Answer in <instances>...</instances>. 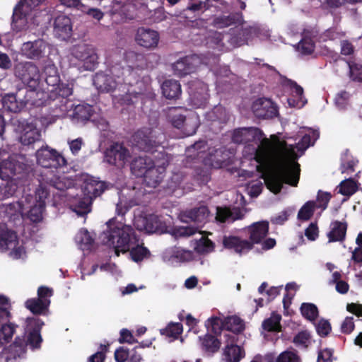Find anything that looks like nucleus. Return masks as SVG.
I'll return each mask as SVG.
<instances>
[{"mask_svg":"<svg viewBox=\"0 0 362 362\" xmlns=\"http://www.w3.org/2000/svg\"><path fill=\"white\" fill-rule=\"evenodd\" d=\"M206 118L211 122L209 126L211 129H221L223 125L229 120L226 110L222 106H216L206 115Z\"/></svg>","mask_w":362,"mask_h":362,"instance_id":"obj_20","label":"nucleus"},{"mask_svg":"<svg viewBox=\"0 0 362 362\" xmlns=\"http://www.w3.org/2000/svg\"><path fill=\"white\" fill-rule=\"evenodd\" d=\"M135 10L134 6L133 5H124L121 7L119 14L122 16L121 21L122 22H127L135 18L134 11Z\"/></svg>","mask_w":362,"mask_h":362,"instance_id":"obj_64","label":"nucleus"},{"mask_svg":"<svg viewBox=\"0 0 362 362\" xmlns=\"http://www.w3.org/2000/svg\"><path fill=\"white\" fill-rule=\"evenodd\" d=\"M298 49L303 54H310L314 52L315 43L310 38H303L298 44Z\"/></svg>","mask_w":362,"mask_h":362,"instance_id":"obj_62","label":"nucleus"},{"mask_svg":"<svg viewBox=\"0 0 362 362\" xmlns=\"http://www.w3.org/2000/svg\"><path fill=\"white\" fill-rule=\"evenodd\" d=\"M244 214L239 208L217 207L216 219L220 223L233 222L242 219Z\"/></svg>","mask_w":362,"mask_h":362,"instance_id":"obj_27","label":"nucleus"},{"mask_svg":"<svg viewBox=\"0 0 362 362\" xmlns=\"http://www.w3.org/2000/svg\"><path fill=\"white\" fill-rule=\"evenodd\" d=\"M10 123L13 127L14 131L20 134L23 132L26 128H29V125L31 124L20 115L13 116L10 119Z\"/></svg>","mask_w":362,"mask_h":362,"instance_id":"obj_56","label":"nucleus"},{"mask_svg":"<svg viewBox=\"0 0 362 362\" xmlns=\"http://www.w3.org/2000/svg\"><path fill=\"white\" fill-rule=\"evenodd\" d=\"M34 93L33 90L22 88L16 93L6 94L2 99L3 107L10 112H18L30 103Z\"/></svg>","mask_w":362,"mask_h":362,"instance_id":"obj_11","label":"nucleus"},{"mask_svg":"<svg viewBox=\"0 0 362 362\" xmlns=\"http://www.w3.org/2000/svg\"><path fill=\"white\" fill-rule=\"evenodd\" d=\"M180 110V107H173L169 109L168 113V117L172 125L177 129H180L184 125L186 117L178 111Z\"/></svg>","mask_w":362,"mask_h":362,"instance_id":"obj_43","label":"nucleus"},{"mask_svg":"<svg viewBox=\"0 0 362 362\" xmlns=\"http://www.w3.org/2000/svg\"><path fill=\"white\" fill-rule=\"evenodd\" d=\"M134 226L139 230L148 233L158 232L164 227L160 217L153 214L138 216L134 221Z\"/></svg>","mask_w":362,"mask_h":362,"instance_id":"obj_17","label":"nucleus"},{"mask_svg":"<svg viewBox=\"0 0 362 362\" xmlns=\"http://www.w3.org/2000/svg\"><path fill=\"white\" fill-rule=\"evenodd\" d=\"M209 215V209L206 206H201L191 209L187 212V217L192 221L201 223L205 221Z\"/></svg>","mask_w":362,"mask_h":362,"instance_id":"obj_42","label":"nucleus"},{"mask_svg":"<svg viewBox=\"0 0 362 362\" xmlns=\"http://www.w3.org/2000/svg\"><path fill=\"white\" fill-rule=\"evenodd\" d=\"M93 112V107L88 104H79L75 106L71 115L72 120L83 122L90 119Z\"/></svg>","mask_w":362,"mask_h":362,"instance_id":"obj_31","label":"nucleus"},{"mask_svg":"<svg viewBox=\"0 0 362 362\" xmlns=\"http://www.w3.org/2000/svg\"><path fill=\"white\" fill-rule=\"evenodd\" d=\"M201 64V59L197 54L181 57L172 64L173 74L178 77H184L196 71Z\"/></svg>","mask_w":362,"mask_h":362,"instance_id":"obj_14","label":"nucleus"},{"mask_svg":"<svg viewBox=\"0 0 362 362\" xmlns=\"http://www.w3.org/2000/svg\"><path fill=\"white\" fill-rule=\"evenodd\" d=\"M109 344H101L99 350L90 356L87 359V362H104L106 358V354L109 351Z\"/></svg>","mask_w":362,"mask_h":362,"instance_id":"obj_58","label":"nucleus"},{"mask_svg":"<svg viewBox=\"0 0 362 362\" xmlns=\"http://www.w3.org/2000/svg\"><path fill=\"white\" fill-rule=\"evenodd\" d=\"M310 336L306 331H302L298 332L293 339V342L298 346H303V348H308L310 343Z\"/></svg>","mask_w":362,"mask_h":362,"instance_id":"obj_63","label":"nucleus"},{"mask_svg":"<svg viewBox=\"0 0 362 362\" xmlns=\"http://www.w3.org/2000/svg\"><path fill=\"white\" fill-rule=\"evenodd\" d=\"M33 174L23 163L13 159L0 160V178L3 180L13 179L23 185H29L30 177Z\"/></svg>","mask_w":362,"mask_h":362,"instance_id":"obj_7","label":"nucleus"},{"mask_svg":"<svg viewBox=\"0 0 362 362\" xmlns=\"http://www.w3.org/2000/svg\"><path fill=\"white\" fill-rule=\"evenodd\" d=\"M115 218H112L107 223V229L103 233V243L112 247L116 255L119 256V252L125 253L137 244L139 238L131 226L122 223L115 226Z\"/></svg>","mask_w":362,"mask_h":362,"instance_id":"obj_3","label":"nucleus"},{"mask_svg":"<svg viewBox=\"0 0 362 362\" xmlns=\"http://www.w3.org/2000/svg\"><path fill=\"white\" fill-rule=\"evenodd\" d=\"M227 345L223 351V355L228 362H239L244 356V351L240 346L235 344L236 337L232 335H226Z\"/></svg>","mask_w":362,"mask_h":362,"instance_id":"obj_22","label":"nucleus"},{"mask_svg":"<svg viewBox=\"0 0 362 362\" xmlns=\"http://www.w3.org/2000/svg\"><path fill=\"white\" fill-rule=\"evenodd\" d=\"M295 147L284 141L279 144L276 154L274 171L264 179L267 188L274 194L279 193L283 184L296 187L300 179V165L296 161Z\"/></svg>","mask_w":362,"mask_h":362,"instance_id":"obj_1","label":"nucleus"},{"mask_svg":"<svg viewBox=\"0 0 362 362\" xmlns=\"http://www.w3.org/2000/svg\"><path fill=\"white\" fill-rule=\"evenodd\" d=\"M348 224L346 221H334L329 226L327 233L329 243L343 242L346 238Z\"/></svg>","mask_w":362,"mask_h":362,"instance_id":"obj_25","label":"nucleus"},{"mask_svg":"<svg viewBox=\"0 0 362 362\" xmlns=\"http://www.w3.org/2000/svg\"><path fill=\"white\" fill-rule=\"evenodd\" d=\"M281 315L276 312H272L271 316L265 319L262 324L264 330L269 332H279L281 331Z\"/></svg>","mask_w":362,"mask_h":362,"instance_id":"obj_35","label":"nucleus"},{"mask_svg":"<svg viewBox=\"0 0 362 362\" xmlns=\"http://www.w3.org/2000/svg\"><path fill=\"white\" fill-rule=\"evenodd\" d=\"M107 189V185L105 182L91 178L84 182L83 192V195L86 197H90L91 202H93L94 199L100 196Z\"/></svg>","mask_w":362,"mask_h":362,"instance_id":"obj_23","label":"nucleus"},{"mask_svg":"<svg viewBox=\"0 0 362 362\" xmlns=\"http://www.w3.org/2000/svg\"><path fill=\"white\" fill-rule=\"evenodd\" d=\"M263 136V132L258 127H242L233 130L232 141L245 145L246 151L254 154L258 163H263L268 158L270 146V141Z\"/></svg>","mask_w":362,"mask_h":362,"instance_id":"obj_2","label":"nucleus"},{"mask_svg":"<svg viewBox=\"0 0 362 362\" xmlns=\"http://www.w3.org/2000/svg\"><path fill=\"white\" fill-rule=\"evenodd\" d=\"M143 245V243L139 245L138 243L133 245L128 251L129 252L132 259L136 263L140 262L151 256L149 250Z\"/></svg>","mask_w":362,"mask_h":362,"instance_id":"obj_38","label":"nucleus"},{"mask_svg":"<svg viewBox=\"0 0 362 362\" xmlns=\"http://www.w3.org/2000/svg\"><path fill=\"white\" fill-rule=\"evenodd\" d=\"M223 327L225 329L235 334L241 333L245 329L243 320L236 315L226 317L223 320Z\"/></svg>","mask_w":362,"mask_h":362,"instance_id":"obj_36","label":"nucleus"},{"mask_svg":"<svg viewBox=\"0 0 362 362\" xmlns=\"http://www.w3.org/2000/svg\"><path fill=\"white\" fill-rule=\"evenodd\" d=\"M250 240H243L238 236L225 235L223 245L228 250H233L239 255L247 253L253 249L255 244L261 243L269 233V223L259 221L252 223L247 228Z\"/></svg>","mask_w":362,"mask_h":362,"instance_id":"obj_4","label":"nucleus"},{"mask_svg":"<svg viewBox=\"0 0 362 362\" xmlns=\"http://www.w3.org/2000/svg\"><path fill=\"white\" fill-rule=\"evenodd\" d=\"M163 137V133L160 129L144 127L134 132L132 140L134 146L139 150L153 152L160 146Z\"/></svg>","mask_w":362,"mask_h":362,"instance_id":"obj_6","label":"nucleus"},{"mask_svg":"<svg viewBox=\"0 0 362 362\" xmlns=\"http://www.w3.org/2000/svg\"><path fill=\"white\" fill-rule=\"evenodd\" d=\"M141 97V93L128 91L119 98V103L122 105H132L137 103Z\"/></svg>","mask_w":362,"mask_h":362,"instance_id":"obj_61","label":"nucleus"},{"mask_svg":"<svg viewBox=\"0 0 362 362\" xmlns=\"http://www.w3.org/2000/svg\"><path fill=\"white\" fill-rule=\"evenodd\" d=\"M137 43L146 48H154L159 40L158 32L150 29L139 28L136 36Z\"/></svg>","mask_w":362,"mask_h":362,"instance_id":"obj_21","label":"nucleus"},{"mask_svg":"<svg viewBox=\"0 0 362 362\" xmlns=\"http://www.w3.org/2000/svg\"><path fill=\"white\" fill-rule=\"evenodd\" d=\"M252 110L254 115L259 119H272L278 114L277 107L267 98H258L253 102Z\"/></svg>","mask_w":362,"mask_h":362,"instance_id":"obj_15","label":"nucleus"},{"mask_svg":"<svg viewBox=\"0 0 362 362\" xmlns=\"http://www.w3.org/2000/svg\"><path fill=\"white\" fill-rule=\"evenodd\" d=\"M37 164L45 168H58L67 165L64 156L56 149L48 146L42 147L36 152Z\"/></svg>","mask_w":362,"mask_h":362,"instance_id":"obj_10","label":"nucleus"},{"mask_svg":"<svg viewBox=\"0 0 362 362\" xmlns=\"http://www.w3.org/2000/svg\"><path fill=\"white\" fill-rule=\"evenodd\" d=\"M49 304V299L31 298L26 300L25 307L35 315H42L47 310Z\"/></svg>","mask_w":362,"mask_h":362,"instance_id":"obj_33","label":"nucleus"},{"mask_svg":"<svg viewBox=\"0 0 362 362\" xmlns=\"http://www.w3.org/2000/svg\"><path fill=\"white\" fill-rule=\"evenodd\" d=\"M73 93L72 86L68 83H60L54 88L49 90L47 98L38 105H49L52 110L54 117H59L64 115L67 111L68 98Z\"/></svg>","mask_w":362,"mask_h":362,"instance_id":"obj_5","label":"nucleus"},{"mask_svg":"<svg viewBox=\"0 0 362 362\" xmlns=\"http://www.w3.org/2000/svg\"><path fill=\"white\" fill-rule=\"evenodd\" d=\"M205 326L208 330H211V332L216 335L221 334L222 330L225 329V327H223V321L218 317H211L209 318L205 323Z\"/></svg>","mask_w":362,"mask_h":362,"instance_id":"obj_52","label":"nucleus"},{"mask_svg":"<svg viewBox=\"0 0 362 362\" xmlns=\"http://www.w3.org/2000/svg\"><path fill=\"white\" fill-rule=\"evenodd\" d=\"M142 177L146 185L149 187H156L163 177L162 173L154 165Z\"/></svg>","mask_w":362,"mask_h":362,"instance_id":"obj_37","label":"nucleus"},{"mask_svg":"<svg viewBox=\"0 0 362 362\" xmlns=\"http://www.w3.org/2000/svg\"><path fill=\"white\" fill-rule=\"evenodd\" d=\"M92 204L91 198L86 197L83 195V197L80 198L74 206V211L80 216H83L88 214L90 211V205Z\"/></svg>","mask_w":362,"mask_h":362,"instance_id":"obj_46","label":"nucleus"},{"mask_svg":"<svg viewBox=\"0 0 362 362\" xmlns=\"http://www.w3.org/2000/svg\"><path fill=\"white\" fill-rule=\"evenodd\" d=\"M28 346L25 334L23 336H17L14 341L10 344L7 348L8 353L11 354L12 356L16 358L25 352V348Z\"/></svg>","mask_w":362,"mask_h":362,"instance_id":"obj_39","label":"nucleus"},{"mask_svg":"<svg viewBox=\"0 0 362 362\" xmlns=\"http://www.w3.org/2000/svg\"><path fill=\"white\" fill-rule=\"evenodd\" d=\"M46 48L44 40L38 39L24 42L21 47V53L30 59H39L43 57Z\"/></svg>","mask_w":362,"mask_h":362,"instance_id":"obj_19","label":"nucleus"},{"mask_svg":"<svg viewBox=\"0 0 362 362\" xmlns=\"http://www.w3.org/2000/svg\"><path fill=\"white\" fill-rule=\"evenodd\" d=\"M18 244L16 232L8 230L4 225L0 224V250L6 251L15 247Z\"/></svg>","mask_w":362,"mask_h":362,"instance_id":"obj_28","label":"nucleus"},{"mask_svg":"<svg viewBox=\"0 0 362 362\" xmlns=\"http://www.w3.org/2000/svg\"><path fill=\"white\" fill-rule=\"evenodd\" d=\"M239 16L237 14L221 16L214 19V25L218 28H225L238 22Z\"/></svg>","mask_w":362,"mask_h":362,"instance_id":"obj_54","label":"nucleus"},{"mask_svg":"<svg viewBox=\"0 0 362 362\" xmlns=\"http://www.w3.org/2000/svg\"><path fill=\"white\" fill-rule=\"evenodd\" d=\"M315 202L313 201L307 202L299 210L298 218L300 221L309 220L314 214Z\"/></svg>","mask_w":362,"mask_h":362,"instance_id":"obj_51","label":"nucleus"},{"mask_svg":"<svg viewBox=\"0 0 362 362\" xmlns=\"http://www.w3.org/2000/svg\"><path fill=\"white\" fill-rule=\"evenodd\" d=\"M276 362H301V358L295 349L286 350L279 355Z\"/></svg>","mask_w":362,"mask_h":362,"instance_id":"obj_55","label":"nucleus"},{"mask_svg":"<svg viewBox=\"0 0 362 362\" xmlns=\"http://www.w3.org/2000/svg\"><path fill=\"white\" fill-rule=\"evenodd\" d=\"M300 310L301 315L310 321H314L318 317L317 307L313 303H303L301 304Z\"/></svg>","mask_w":362,"mask_h":362,"instance_id":"obj_45","label":"nucleus"},{"mask_svg":"<svg viewBox=\"0 0 362 362\" xmlns=\"http://www.w3.org/2000/svg\"><path fill=\"white\" fill-rule=\"evenodd\" d=\"M76 241L83 250H90L94 243V240L87 229L82 228L76 236Z\"/></svg>","mask_w":362,"mask_h":362,"instance_id":"obj_41","label":"nucleus"},{"mask_svg":"<svg viewBox=\"0 0 362 362\" xmlns=\"http://www.w3.org/2000/svg\"><path fill=\"white\" fill-rule=\"evenodd\" d=\"M207 144L205 141H198L194 144L187 148V153L188 156L192 159L197 158H202V154L206 151Z\"/></svg>","mask_w":362,"mask_h":362,"instance_id":"obj_44","label":"nucleus"},{"mask_svg":"<svg viewBox=\"0 0 362 362\" xmlns=\"http://www.w3.org/2000/svg\"><path fill=\"white\" fill-rule=\"evenodd\" d=\"M18 185H23L18 180H14L13 179L7 180L5 185L1 189L3 198L6 199L13 196L17 191Z\"/></svg>","mask_w":362,"mask_h":362,"instance_id":"obj_53","label":"nucleus"},{"mask_svg":"<svg viewBox=\"0 0 362 362\" xmlns=\"http://www.w3.org/2000/svg\"><path fill=\"white\" fill-rule=\"evenodd\" d=\"M358 163V160L354 158H347L343 160L340 165V171L342 174H351L355 171V167Z\"/></svg>","mask_w":362,"mask_h":362,"instance_id":"obj_59","label":"nucleus"},{"mask_svg":"<svg viewBox=\"0 0 362 362\" xmlns=\"http://www.w3.org/2000/svg\"><path fill=\"white\" fill-rule=\"evenodd\" d=\"M214 243L208 238H202L197 242L194 250L197 253L204 255L214 250Z\"/></svg>","mask_w":362,"mask_h":362,"instance_id":"obj_48","label":"nucleus"},{"mask_svg":"<svg viewBox=\"0 0 362 362\" xmlns=\"http://www.w3.org/2000/svg\"><path fill=\"white\" fill-rule=\"evenodd\" d=\"M153 160L148 156L135 158L131 163V170L136 177H142L148 169L153 167Z\"/></svg>","mask_w":362,"mask_h":362,"instance_id":"obj_29","label":"nucleus"},{"mask_svg":"<svg viewBox=\"0 0 362 362\" xmlns=\"http://www.w3.org/2000/svg\"><path fill=\"white\" fill-rule=\"evenodd\" d=\"M208 8L207 4L200 0H190L184 11L199 13Z\"/></svg>","mask_w":362,"mask_h":362,"instance_id":"obj_60","label":"nucleus"},{"mask_svg":"<svg viewBox=\"0 0 362 362\" xmlns=\"http://www.w3.org/2000/svg\"><path fill=\"white\" fill-rule=\"evenodd\" d=\"M182 332V325L180 322L170 323L167 327L161 330L162 334H165L167 337L177 338Z\"/></svg>","mask_w":362,"mask_h":362,"instance_id":"obj_57","label":"nucleus"},{"mask_svg":"<svg viewBox=\"0 0 362 362\" xmlns=\"http://www.w3.org/2000/svg\"><path fill=\"white\" fill-rule=\"evenodd\" d=\"M74 57L83 63L87 71H93L98 64V55L92 45L78 44L74 46L71 50Z\"/></svg>","mask_w":362,"mask_h":362,"instance_id":"obj_12","label":"nucleus"},{"mask_svg":"<svg viewBox=\"0 0 362 362\" xmlns=\"http://www.w3.org/2000/svg\"><path fill=\"white\" fill-rule=\"evenodd\" d=\"M54 30L56 35L62 40L69 37L72 31L71 18L64 14L59 15L55 18Z\"/></svg>","mask_w":362,"mask_h":362,"instance_id":"obj_24","label":"nucleus"},{"mask_svg":"<svg viewBox=\"0 0 362 362\" xmlns=\"http://www.w3.org/2000/svg\"><path fill=\"white\" fill-rule=\"evenodd\" d=\"M199 338L201 341L202 349L205 352L214 354L220 349L221 342L216 337L207 333Z\"/></svg>","mask_w":362,"mask_h":362,"instance_id":"obj_32","label":"nucleus"},{"mask_svg":"<svg viewBox=\"0 0 362 362\" xmlns=\"http://www.w3.org/2000/svg\"><path fill=\"white\" fill-rule=\"evenodd\" d=\"M45 74H53L52 76H45V80L46 83L52 87V88L57 87L60 83V78L58 74L57 69L54 66H47L45 68Z\"/></svg>","mask_w":362,"mask_h":362,"instance_id":"obj_50","label":"nucleus"},{"mask_svg":"<svg viewBox=\"0 0 362 362\" xmlns=\"http://www.w3.org/2000/svg\"><path fill=\"white\" fill-rule=\"evenodd\" d=\"M129 157L128 148L122 143L114 142L105 151V161L111 165L122 168Z\"/></svg>","mask_w":362,"mask_h":362,"instance_id":"obj_13","label":"nucleus"},{"mask_svg":"<svg viewBox=\"0 0 362 362\" xmlns=\"http://www.w3.org/2000/svg\"><path fill=\"white\" fill-rule=\"evenodd\" d=\"M162 93L168 99H177L182 93L181 85L174 79L165 80L161 86Z\"/></svg>","mask_w":362,"mask_h":362,"instance_id":"obj_30","label":"nucleus"},{"mask_svg":"<svg viewBox=\"0 0 362 362\" xmlns=\"http://www.w3.org/2000/svg\"><path fill=\"white\" fill-rule=\"evenodd\" d=\"M41 138L40 132L32 124L29 128H26L23 132L21 133L19 141L23 145H30L40 141Z\"/></svg>","mask_w":362,"mask_h":362,"instance_id":"obj_34","label":"nucleus"},{"mask_svg":"<svg viewBox=\"0 0 362 362\" xmlns=\"http://www.w3.org/2000/svg\"><path fill=\"white\" fill-rule=\"evenodd\" d=\"M93 84L101 92H111L117 87L114 78L104 72L96 73L93 78Z\"/></svg>","mask_w":362,"mask_h":362,"instance_id":"obj_26","label":"nucleus"},{"mask_svg":"<svg viewBox=\"0 0 362 362\" xmlns=\"http://www.w3.org/2000/svg\"><path fill=\"white\" fill-rule=\"evenodd\" d=\"M44 322L39 318L28 319L27 329L25 335L28 345L33 349L40 347L42 339L40 334L42 327Z\"/></svg>","mask_w":362,"mask_h":362,"instance_id":"obj_16","label":"nucleus"},{"mask_svg":"<svg viewBox=\"0 0 362 362\" xmlns=\"http://www.w3.org/2000/svg\"><path fill=\"white\" fill-rule=\"evenodd\" d=\"M14 76L33 90L38 85L40 70L32 62H19L13 66Z\"/></svg>","mask_w":362,"mask_h":362,"instance_id":"obj_9","label":"nucleus"},{"mask_svg":"<svg viewBox=\"0 0 362 362\" xmlns=\"http://www.w3.org/2000/svg\"><path fill=\"white\" fill-rule=\"evenodd\" d=\"M46 204L41 202L40 203H35L29 211V218L31 221L34 223H39L43 218V213L45 210Z\"/></svg>","mask_w":362,"mask_h":362,"instance_id":"obj_49","label":"nucleus"},{"mask_svg":"<svg viewBox=\"0 0 362 362\" xmlns=\"http://www.w3.org/2000/svg\"><path fill=\"white\" fill-rule=\"evenodd\" d=\"M190 99L196 106H202L208 100V86L201 81H192L189 87Z\"/></svg>","mask_w":362,"mask_h":362,"instance_id":"obj_18","label":"nucleus"},{"mask_svg":"<svg viewBox=\"0 0 362 362\" xmlns=\"http://www.w3.org/2000/svg\"><path fill=\"white\" fill-rule=\"evenodd\" d=\"M339 187V192L345 196H351L358 189L356 182L351 177L341 181Z\"/></svg>","mask_w":362,"mask_h":362,"instance_id":"obj_47","label":"nucleus"},{"mask_svg":"<svg viewBox=\"0 0 362 362\" xmlns=\"http://www.w3.org/2000/svg\"><path fill=\"white\" fill-rule=\"evenodd\" d=\"M17 327L13 323H4L0 327V347L10 342Z\"/></svg>","mask_w":362,"mask_h":362,"instance_id":"obj_40","label":"nucleus"},{"mask_svg":"<svg viewBox=\"0 0 362 362\" xmlns=\"http://www.w3.org/2000/svg\"><path fill=\"white\" fill-rule=\"evenodd\" d=\"M45 0H20L13 8L11 28L18 33L28 27V18L30 12Z\"/></svg>","mask_w":362,"mask_h":362,"instance_id":"obj_8","label":"nucleus"}]
</instances>
